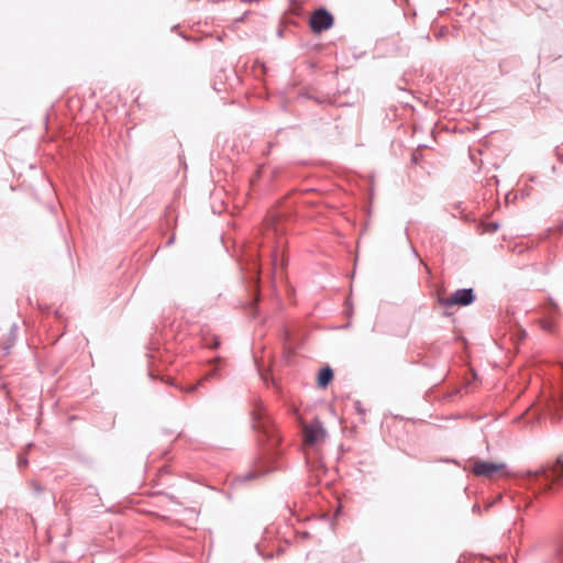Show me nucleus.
<instances>
[{"label":"nucleus","mask_w":563,"mask_h":563,"mask_svg":"<svg viewBox=\"0 0 563 563\" xmlns=\"http://www.w3.org/2000/svg\"><path fill=\"white\" fill-rule=\"evenodd\" d=\"M526 476L528 483L536 485L540 492L551 489L554 484L563 482V455H559L553 465L528 471Z\"/></svg>","instance_id":"nucleus-1"},{"label":"nucleus","mask_w":563,"mask_h":563,"mask_svg":"<svg viewBox=\"0 0 563 563\" xmlns=\"http://www.w3.org/2000/svg\"><path fill=\"white\" fill-rule=\"evenodd\" d=\"M278 466L275 463V455L272 453L268 456L261 457L255 466L246 472L244 475L238 477V479L242 482H249L262 476H265L274 471H276Z\"/></svg>","instance_id":"nucleus-2"},{"label":"nucleus","mask_w":563,"mask_h":563,"mask_svg":"<svg viewBox=\"0 0 563 563\" xmlns=\"http://www.w3.org/2000/svg\"><path fill=\"white\" fill-rule=\"evenodd\" d=\"M476 299L473 288H462L454 291L450 297H439V303L449 308L452 306L466 307Z\"/></svg>","instance_id":"nucleus-3"},{"label":"nucleus","mask_w":563,"mask_h":563,"mask_svg":"<svg viewBox=\"0 0 563 563\" xmlns=\"http://www.w3.org/2000/svg\"><path fill=\"white\" fill-rule=\"evenodd\" d=\"M333 15L324 8L314 10L309 19L310 29L314 33H321L329 30L333 25Z\"/></svg>","instance_id":"nucleus-4"},{"label":"nucleus","mask_w":563,"mask_h":563,"mask_svg":"<svg viewBox=\"0 0 563 563\" xmlns=\"http://www.w3.org/2000/svg\"><path fill=\"white\" fill-rule=\"evenodd\" d=\"M327 431L319 420L312 421L305 428V441L313 445L325 438Z\"/></svg>","instance_id":"nucleus-5"},{"label":"nucleus","mask_w":563,"mask_h":563,"mask_svg":"<svg viewBox=\"0 0 563 563\" xmlns=\"http://www.w3.org/2000/svg\"><path fill=\"white\" fill-rule=\"evenodd\" d=\"M505 464L494 463L489 461H477L474 463L472 471L477 476L492 477L495 473L503 470Z\"/></svg>","instance_id":"nucleus-6"},{"label":"nucleus","mask_w":563,"mask_h":563,"mask_svg":"<svg viewBox=\"0 0 563 563\" xmlns=\"http://www.w3.org/2000/svg\"><path fill=\"white\" fill-rule=\"evenodd\" d=\"M253 428L256 431L264 433L268 439H274V430L271 426L269 419L265 417L262 410L254 412Z\"/></svg>","instance_id":"nucleus-7"},{"label":"nucleus","mask_w":563,"mask_h":563,"mask_svg":"<svg viewBox=\"0 0 563 563\" xmlns=\"http://www.w3.org/2000/svg\"><path fill=\"white\" fill-rule=\"evenodd\" d=\"M333 369L329 365L320 368L318 373V386L320 388H325L333 379Z\"/></svg>","instance_id":"nucleus-8"},{"label":"nucleus","mask_w":563,"mask_h":563,"mask_svg":"<svg viewBox=\"0 0 563 563\" xmlns=\"http://www.w3.org/2000/svg\"><path fill=\"white\" fill-rule=\"evenodd\" d=\"M18 331H19V325L16 323H13L11 325V329H10V332H9L8 340H7L5 344L2 343V355L3 354H8L10 347L15 343L16 336H18L16 335Z\"/></svg>","instance_id":"nucleus-9"},{"label":"nucleus","mask_w":563,"mask_h":563,"mask_svg":"<svg viewBox=\"0 0 563 563\" xmlns=\"http://www.w3.org/2000/svg\"><path fill=\"white\" fill-rule=\"evenodd\" d=\"M221 361H222V358L220 356H218L214 360H211L209 362L211 365H213V368L210 372H208L207 374H205V376L201 379V383L209 380L210 378L214 377L218 374L219 366L217 365V363H220Z\"/></svg>","instance_id":"nucleus-10"},{"label":"nucleus","mask_w":563,"mask_h":563,"mask_svg":"<svg viewBox=\"0 0 563 563\" xmlns=\"http://www.w3.org/2000/svg\"><path fill=\"white\" fill-rule=\"evenodd\" d=\"M203 342H205V345L209 349H212V350H216L220 346L221 342H220V339L216 335H211V336H206L203 339Z\"/></svg>","instance_id":"nucleus-11"},{"label":"nucleus","mask_w":563,"mask_h":563,"mask_svg":"<svg viewBox=\"0 0 563 563\" xmlns=\"http://www.w3.org/2000/svg\"><path fill=\"white\" fill-rule=\"evenodd\" d=\"M167 384L172 385V386H175L176 388H178L179 390L184 391V393H194L198 389V387L202 384L201 380L199 383H197L196 385H192V386H189V387H183V386H179V385H176L174 380L172 379H168L167 380Z\"/></svg>","instance_id":"nucleus-12"},{"label":"nucleus","mask_w":563,"mask_h":563,"mask_svg":"<svg viewBox=\"0 0 563 563\" xmlns=\"http://www.w3.org/2000/svg\"><path fill=\"white\" fill-rule=\"evenodd\" d=\"M552 406L556 411H563V393L553 399Z\"/></svg>","instance_id":"nucleus-13"},{"label":"nucleus","mask_w":563,"mask_h":563,"mask_svg":"<svg viewBox=\"0 0 563 563\" xmlns=\"http://www.w3.org/2000/svg\"><path fill=\"white\" fill-rule=\"evenodd\" d=\"M548 306H549V308H548L549 314H552V313H555L559 311V306L552 298L548 299Z\"/></svg>","instance_id":"nucleus-14"},{"label":"nucleus","mask_w":563,"mask_h":563,"mask_svg":"<svg viewBox=\"0 0 563 563\" xmlns=\"http://www.w3.org/2000/svg\"><path fill=\"white\" fill-rule=\"evenodd\" d=\"M16 463H18L19 468H22V467L27 465V457L24 454L21 453V454L18 455V462Z\"/></svg>","instance_id":"nucleus-15"},{"label":"nucleus","mask_w":563,"mask_h":563,"mask_svg":"<svg viewBox=\"0 0 563 563\" xmlns=\"http://www.w3.org/2000/svg\"><path fill=\"white\" fill-rule=\"evenodd\" d=\"M499 229L498 222H490L487 224V231L488 232H496Z\"/></svg>","instance_id":"nucleus-16"},{"label":"nucleus","mask_w":563,"mask_h":563,"mask_svg":"<svg viewBox=\"0 0 563 563\" xmlns=\"http://www.w3.org/2000/svg\"><path fill=\"white\" fill-rule=\"evenodd\" d=\"M559 563H563V544L558 549Z\"/></svg>","instance_id":"nucleus-17"},{"label":"nucleus","mask_w":563,"mask_h":563,"mask_svg":"<svg viewBox=\"0 0 563 563\" xmlns=\"http://www.w3.org/2000/svg\"><path fill=\"white\" fill-rule=\"evenodd\" d=\"M355 409H356V411H357L358 413H361V415H364V413H365V410L362 408V405H361V402H360V401H356V402H355Z\"/></svg>","instance_id":"nucleus-18"},{"label":"nucleus","mask_w":563,"mask_h":563,"mask_svg":"<svg viewBox=\"0 0 563 563\" xmlns=\"http://www.w3.org/2000/svg\"><path fill=\"white\" fill-rule=\"evenodd\" d=\"M543 329L547 331H552V324L549 321H544Z\"/></svg>","instance_id":"nucleus-19"},{"label":"nucleus","mask_w":563,"mask_h":563,"mask_svg":"<svg viewBox=\"0 0 563 563\" xmlns=\"http://www.w3.org/2000/svg\"><path fill=\"white\" fill-rule=\"evenodd\" d=\"M472 511H473V512H476V514H481V507H479L477 504H475V505H473V507H472Z\"/></svg>","instance_id":"nucleus-20"},{"label":"nucleus","mask_w":563,"mask_h":563,"mask_svg":"<svg viewBox=\"0 0 563 563\" xmlns=\"http://www.w3.org/2000/svg\"><path fill=\"white\" fill-rule=\"evenodd\" d=\"M213 89H214L216 91H221V90H222V87H220V84H218V82H217V80H216V81H214V84H213Z\"/></svg>","instance_id":"nucleus-21"},{"label":"nucleus","mask_w":563,"mask_h":563,"mask_svg":"<svg viewBox=\"0 0 563 563\" xmlns=\"http://www.w3.org/2000/svg\"><path fill=\"white\" fill-rule=\"evenodd\" d=\"M213 89H214L216 91H221V90H222V87H220V84H218V82H217V80H216V81H214V84H213Z\"/></svg>","instance_id":"nucleus-22"},{"label":"nucleus","mask_w":563,"mask_h":563,"mask_svg":"<svg viewBox=\"0 0 563 563\" xmlns=\"http://www.w3.org/2000/svg\"><path fill=\"white\" fill-rule=\"evenodd\" d=\"M174 241H175V238H174V235H173V236H170V238L168 239V241L166 242V245H167V246L172 245V244L174 243Z\"/></svg>","instance_id":"nucleus-23"},{"label":"nucleus","mask_w":563,"mask_h":563,"mask_svg":"<svg viewBox=\"0 0 563 563\" xmlns=\"http://www.w3.org/2000/svg\"><path fill=\"white\" fill-rule=\"evenodd\" d=\"M284 336L286 342L290 339V334L287 330H284Z\"/></svg>","instance_id":"nucleus-24"},{"label":"nucleus","mask_w":563,"mask_h":563,"mask_svg":"<svg viewBox=\"0 0 563 563\" xmlns=\"http://www.w3.org/2000/svg\"><path fill=\"white\" fill-rule=\"evenodd\" d=\"M492 504L486 505L485 509L490 508Z\"/></svg>","instance_id":"nucleus-25"}]
</instances>
